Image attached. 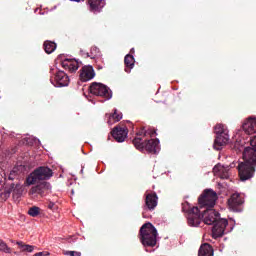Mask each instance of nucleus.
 <instances>
[{
    "instance_id": "obj_1",
    "label": "nucleus",
    "mask_w": 256,
    "mask_h": 256,
    "mask_svg": "<svg viewBox=\"0 0 256 256\" xmlns=\"http://www.w3.org/2000/svg\"><path fill=\"white\" fill-rule=\"evenodd\" d=\"M201 221L205 225H213L212 235L217 237H223L225 235V229L229 222L225 218H221L219 212L213 208H206L203 214L199 213V207H193L188 212V225L190 227H199Z\"/></svg>"
},
{
    "instance_id": "obj_2",
    "label": "nucleus",
    "mask_w": 256,
    "mask_h": 256,
    "mask_svg": "<svg viewBox=\"0 0 256 256\" xmlns=\"http://www.w3.org/2000/svg\"><path fill=\"white\" fill-rule=\"evenodd\" d=\"M244 162L238 165L240 181H249L255 175L256 167V136L250 139V146L244 148Z\"/></svg>"
},
{
    "instance_id": "obj_3",
    "label": "nucleus",
    "mask_w": 256,
    "mask_h": 256,
    "mask_svg": "<svg viewBox=\"0 0 256 256\" xmlns=\"http://www.w3.org/2000/svg\"><path fill=\"white\" fill-rule=\"evenodd\" d=\"M140 241L144 247H155L157 245V228L151 223H145L140 228Z\"/></svg>"
},
{
    "instance_id": "obj_4",
    "label": "nucleus",
    "mask_w": 256,
    "mask_h": 256,
    "mask_svg": "<svg viewBox=\"0 0 256 256\" xmlns=\"http://www.w3.org/2000/svg\"><path fill=\"white\" fill-rule=\"evenodd\" d=\"M51 177H53L51 168L39 167L27 176L25 185L26 187H31V185H35V183H39V181H47V179H51Z\"/></svg>"
},
{
    "instance_id": "obj_5",
    "label": "nucleus",
    "mask_w": 256,
    "mask_h": 256,
    "mask_svg": "<svg viewBox=\"0 0 256 256\" xmlns=\"http://www.w3.org/2000/svg\"><path fill=\"white\" fill-rule=\"evenodd\" d=\"M216 201L217 192L213 191L212 189L205 190L201 197L198 199V203L201 209H203V207H206V209L215 207Z\"/></svg>"
},
{
    "instance_id": "obj_6",
    "label": "nucleus",
    "mask_w": 256,
    "mask_h": 256,
    "mask_svg": "<svg viewBox=\"0 0 256 256\" xmlns=\"http://www.w3.org/2000/svg\"><path fill=\"white\" fill-rule=\"evenodd\" d=\"M89 91L92 95H96L97 97H105L106 100H109L113 97L111 93V89L106 85L98 82H93L90 85Z\"/></svg>"
},
{
    "instance_id": "obj_7",
    "label": "nucleus",
    "mask_w": 256,
    "mask_h": 256,
    "mask_svg": "<svg viewBox=\"0 0 256 256\" xmlns=\"http://www.w3.org/2000/svg\"><path fill=\"white\" fill-rule=\"evenodd\" d=\"M245 203V200L243 199V196L239 193H233L231 197L228 199V207L230 211L239 212L241 211V208H239L240 205Z\"/></svg>"
},
{
    "instance_id": "obj_8",
    "label": "nucleus",
    "mask_w": 256,
    "mask_h": 256,
    "mask_svg": "<svg viewBox=\"0 0 256 256\" xmlns=\"http://www.w3.org/2000/svg\"><path fill=\"white\" fill-rule=\"evenodd\" d=\"M50 81L54 87H67L69 85V76L63 71H58L54 76V82L53 78Z\"/></svg>"
},
{
    "instance_id": "obj_9",
    "label": "nucleus",
    "mask_w": 256,
    "mask_h": 256,
    "mask_svg": "<svg viewBox=\"0 0 256 256\" xmlns=\"http://www.w3.org/2000/svg\"><path fill=\"white\" fill-rule=\"evenodd\" d=\"M233 167H235L234 163H232L230 166L218 164L214 166L213 173L216 177H220V179H227L229 177V170Z\"/></svg>"
},
{
    "instance_id": "obj_10",
    "label": "nucleus",
    "mask_w": 256,
    "mask_h": 256,
    "mask_svg": "<svg viewBox=\"0 0 256 256\" xmlns=\"http://www.w3.org/2000/svg\"><path fill=\"white\" fill-rule=\"evenodd\" d=\"M243 131L247 135H253L256 133V118L249 117L242 125Z\"/></svg>"
},
{
    "instance_id": "obj_11",
    "label": "nucleus",
    "mask_w": 256,
    "mask_h": 256,
    "mask_svg": "<svg viewBox=\"0 0 256 256\" xmlns=\"http://www.w3.org/2000/svg\"><path fill=\"white\" fill-rule=\"evenodd\" d=\"M228 143L229 132H224L223 134L216 136V139L214 141V149H216V151H221V147L227 145Z\"/></svg>"
},
{
    "instance_id": "obj_12",
    "label": "nucleus",
    "mask_w": 256,
    "mask_h": 256,
    "mask_svg": "<svg viewBox=\"0 0 256 256\" xmlns=\"http://www.w3.org/2000/svg\"><path fill=\"white\" fill-rule=\"evenodd\" d=\"M61 64L63 69H65L66 71H70V73H75V71L79 69V62L75 59L66 58L62 60Z\"/></svg>"
},
{
    "instance_id": "obj_13",
    "label": "nucleus",
    "mask_w": 256,
    "mask_h": 256,
    "mask_svg": "<svg viewBox=\"0 0 256 256\" xmlns=\"http://www.w3.org/2000/svg\"><path fill=\"white\" fill-rule=\"evenodd\" d=\"M127 128H119L115 127L112 130V137L118 142V143H123L125 139H127Z\"/></svg>"
},
{
    "instance_id": "obj_14",
    "label": "nucleus",
    "mask_w": 256,
    "mask_h": 256,
    "mask_svg": "<svg viewBox=\"0 0 256 256\" xmlns=\"http://www.w3.org/2000/svg\"><path fill=\"white\" fill-rule=\"evenodd\" d=\"M49 187H51L49 183L41 182L30 189L29 195H34L35 197H37V195H44L45 191H47Z\"/></svg>"
},
{
    "instance_id": "obj_15",
    "label": "nucleus",
    "mask_w": 256,
    "mask_h": 256,
    "mask_svg": "<svg viewBox=\"0 0 256 256\" xmlns=\"http://www.w3.org/2000/svg\"><path fill=\"white\" fill-rule=\"evenodd\" d=\"M93 77H95V70H93V66H84L80 73L81 81H91Z\"/></svg>"
},
{
    "instance_id": "obj_16",
    "label": "nucleus",
    "mask_w": 256,
    "mask_h": 256,
    "mask_svg": "<svg viewBox=\"0 0 256 256\" xmlns=\"http://www.w3.org/2000/svg\"><path fill=\"white\" fill-rule=\"evenodd\" d=\"M159 198L157 197L156 193H150L146 195L145 198V205L149 211L155 210V207H157Z\"/></svg>"
},
{
    "instance_id": "obj_17",
    "label": "nucleus",
    "mask_w": 256,
    "mask_h": 256,
    "mask_svg": "<svg viewBox=\"0 0 256 256\" xmlns=\"http://www.w3.org/2000/svg\"><path fill=\"white\" fill-rule=\"evenodd\" d=\"M90 11L93 13H99L101 9L105 7V0H88Z\"/></svg>"
},
{
    "instance_id": "obj_18",
    "label": "nucleus",
    "mask_w": 256,
    "mask_h": 256,
    "mask_svg": "<svg viewBox=\"0 0 256 256\" xmlns=\"http://www.w3.org/2000/svg\"><path fill=\"white\" fill-rule=\"evenodd\" d=\"M144 149L148 151V153H157V149H159V139H151L144 143Z\"/></svg>"
},
{
    "instance_id": "obj_19",
    "label": "nucleus",
    "mask_w": 256,
    "mask_h": 256,
    "mask_svg": "<svg viewBox=\"0 0 256 256\" xmlns=\"http://www.w3.org/2000/svg\"><path fill=\"white\" fill-rule=\"evenodd\" d=\"M213 247L211 245L205 243L200 246V249L198 251V256H213Z\"/></svg>"
},
{
    "instance_id": "obj_20",
    "label": "nucleus",
    "mask_w": 256,
    "mask_h": 256,
    "mask_svg": "<svg viewBox=\"0 0 256 256\" xmlns=\"http://www.w3.org/2000/svg\"><path fill=\"white\" fill-rule=\"evenodd\" d=\"M82 57H90V59H97V57H101V51L97 47H92L90 50V54L88 52L80 51Z\"/></svg>"
},
{
    "instance_id": "obj_21",
    "label": "nucleus",
    "mask_w": 256,
    "mask_h": 256,
    "mask_svg": "<svg viewBox=\"0 0 256 256\" xmlns=\"http://www.w3.org/2000/svg\"><path fill=\"white\" fill-rule=\"evenodd\" d=\"M124 63L126 65L125 72L131 73V69L135 67V58L133 57V55L131 54L126 55L124 58Z\"/></svg>"
},
{
    "instance_id": "obj_22",
    "label": "nucleus",
    "mask_w": 256,
    "mask_h": 256,
    "mask_svg": "<svg viewBox=\"0 0 256 256\" xmlns=\"http://www.w3.org/2000/svg\"><path fill=\"white\" fill-rule=\"evenodd\" d=\"M57 49V44L52 41H46L44 42V51L50 55V53H53Z\"/></svg>"
},
{
    "instance_id": "obj_23",
    "label": "nucleus",
    "mask_w": 256,
    "mask_h": 256,
    "mask_svg": "<svg viewBox=\"0 0 256 256\" xmlns=\"http://www.w3.org/2000/svg\"><path fill=\"white\" fill-rule=\"evenodd\" d=\"M111 119H113L114 123L119 122L120 120L123 119V114L117 113V110H114V113L109 116L108 124L113 125V122H111Z\"/></svg>"
},
{
    "instance_id": "obj_24",
    "label": "nucleus",
    "mask_w": 256,
    "mask_h": 256,
    "mask_svg": "<svg viewBox=\"0 0 256 256\" xmlns=\"http://www.w3.org/2000/svg\"><path fill=\"white\" fill-rule=\"evenodd\" d=\"M214 131L217 136L223 135L224 133H229V130H227L223 124H217L214 128Z\"/></svg>"
},
{
    "instance_id": "obj_25",
    "label": "nucleus",
    "mask_w": 256,
    "mask_h": 256,
    "mask_svg": "<svg viewBox=\"0 0 256 256\" xmlns=\"http://www.w3.org/2000/svg\"><path fill=\"white\" fill-rule=\"evenodd\" d=\"M133 145L139 151H143V149H145V143H143V140L141 138H135L133 140Z\"/></svg>"
},
{
    "instance_id": "obj_26",
    "label": "nucleus",
    "mask_w": 256,
    "mask_h": 256,
    "mask_svg": "<svg viewBox=\"0 0 256 256\" xmlns=\"http://www.w3.org/2000/svg\"><path fill=\"white\" fill-rule=\"evenodd\" d=\"M41 213V208L37 206H33L28 210V215L30 217H37Z\"/></svg>"
},
{
    "instance_id": "obj_27",
    "label": "nucleus",
    "mask_w": 256,
    "mask_h": 256,
    "mask_svg": "<svg viewBox=\"0 0 256 256\" xmlns=\"http://www.w3.org/2000/svg\"><path fill=\"white\" fill-rule=\"evenodd\" d=\"M0 251H2L3 253H11V248H9L7 243H5V241H3L2 239H0Z\"/></svg>"
},
{
    "instance_id": "obj_28",
    "label": "nucleus",
    "mask_w": 256,
    "mask_h": 256,
    "mask_svg": "<svg viewBox=\"0 0 256 256\" xmlns=\"http://www.w3.org/2000/svg\"><path fill=\"white\" fill-rule=\"evenodd\" d=\"M34 250L35 246L33 245L24 244V246H22V251H27V253H33Z\"/></svg>"
},
{
    "instance_id": "obj_29",
    "label": "nucleus",
    "mask_w": 256,
    "mask_h": 256,
    "mask_svg": "<svg viewBox=\"0 0 256 256\" xmlns=\"http://www.w3.org/2000/svg\"><path fill=\"white\" fill-rule=\"evenodd\" d=\"M64 255H70V256H81V252L77 251H66Z\"/></svg>"
},
{
    "instance_id": "obj_30",
    "label": "nucleus",
    "mask_w": 256,
    "mask_h": 256,
    "mask_svg": "<svg viewBox=\"0 0 256 256\" xmlns=\"http://www.w3.org/2000/svg\"><path fill=\"white\" fill-rule=\"evenodd\" d=\"M147 133H149V131L145 130V128H142L138 133L137 135H140V136H144V137H147Z\"/></svg>"
},
{
    "instance_id": "obj_31",
    "label": "nucleus",
    "mask_w": 256,
    "mask_h": 256,
    "mask_svg": "<svg viewBox=\"0 0 256 256\" xmlns=\"http://www.w3.org/2000/svg\"><path fill=\"white\" fill-rule=\"evenodd\" d=\"M17 174V172L15 171V170H12L11 172H10V175L8 176V179L10 180V181H13L14 179H15V175Z\"/></svg>"
},
{
    "instance_id": "obj_32",
    "label": "nucleus",
    "mask_w": 256,
    "mask_h": 256,
    "mask_svg": "<svg viewBox=\"0 0 256 256\" xmlns=\"http://www.w3.org/2000/svg\"><path fill=\"white\" fill-rule=\"evenodd\" d=\"M146 131H148L147 135H150V137H153L155 135V133H157V132H155V130H152V129H148Z\"/></svg>"
},
{
    "instance_id": "obj_33",
    "label": "nucleus",
    "mask_w": 256,
    "mask_h": 256,
    "mask_svg": "<svg viewBox=\"0 0 256 256\" xmlns=\"http://www.w3.org/2000/svg\"><path fill=\"white\" fill-rule=\"evenodd\" d=\"M54 207H55V203L50 202V203L48 204V209H54Z\"/></svg>"
},
{
    "instance_id": "obj_34",
    "label": "nucleus",
    "mask_w": 256,
    "mask_h": 256,
    "mask_svg": "<svg viewBox=\"0 0 256 256\" xmlns=\"http://www.w3.org/2000/svg\"><path fill=\"white\" fill-rule=\"evenodd\" d=\"M16 245H19L20 249H23V247H25V244H23V242H16Z\"/></svg>"
},
{
    "instance_id": "obj_35",
    "label": "nucleus",
    "mask_w": 256,
    "mask_h": 256,
    "mask_svg": "<svg viewBox=\"0 0 256 256\" xmlns=\"http://www.w3.org/2000/svg\"><path fill=\"white\" fill-rule=\"evenodd\" d=\"M70 1H76L77 3H79V1H81V0H70Z\"/></svg>"
}]
</instances>
